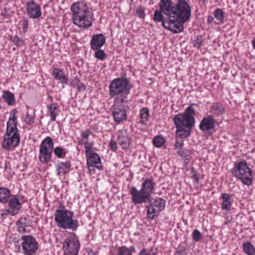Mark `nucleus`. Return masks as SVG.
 <instances>
[{"mask_svg": "<svg viewBox=\"0 0 255 255\" xmlns=\"http://www.w3.org/2000/svg\"><path fill=\"white\" fill-rule=\"evenodd\" d=\"M20 139L19 133L5 134L1 143L2 147L4 149L16 147L19 144Z\"/></svg>", "mask_w": 255, "mask_h": 255, "instance_id": "f8f14e48", "label": "nucleus"}, {"mask_svg": "<svg viewBox=\"0 0 255 255\" xmlns=\"http://www.w3.org/2000/svg\"><path fill=\"white\" fill-rule=\"evenodd\" d=\"M138 255H151L149 253H147L146 249H143L138 253Z\"/></svg>", "mask_w": 255, "mask_h": 255, "instance_id": "5fc2aeb1", "label": "nucleus"}, {"mask_svg": "<svg viewBox=\"0 0 255 255\" xmlns=\"http://www.w3.org/2000/svg\"><path fill=\"white\" fill-rule=\"evenodd\" d=\"M252 44L254 48L255 49V38L252 40Z\"/></svg>", "mask_w": 255, "mask_h": 255, "instance_id": "bf43d9fd", "label": "nucleus"}, {"mask_svg": "<svg viewBox=\"0 0 255 255\" xmlns=\"http://www.w3.org/2000/svg\"><path fill=\"white\" fill-rule=\"evenodd\" d=\"M210 112L212 115L220 116L225 113L224 107L219 103H213L210 108Z\"/></svg>", "mask_w": 255, "mask_h": 255, "instance_id": "b1692460", "label": "nucleus"}, {"mask_svg": "<svg viewBox=\"0 0 255 255\" xmlns=\"http://www.w3.org/2000/svg\"><path fill=\"white\" fill-rule=\"evenodd\" d=\"M201 233L197 229H195L192 234V240L195 242H198L201 239Z\"/></svg>", "mask_w": 255, "mask_h": 255, "instance_id": "79ce46f5", "label": "nucleus"}, {"mask_svg": "<svg viewBox=\"0 0 255 255\" xmlns=\"http://www.w3.org/2000/svg\"><path fill=\"white\" fill-rule=\"evenodd\" d=\"M117 255H132L128 248L126 246L119 247L117 248Z\"/></svg>", "mask_w": 255, "mask_h": 255, "instance_id": "4c0bfd02", "label": "nucleus"}, {"mask_svg": "<svg viewBox=\"0 0 255 255\" xmlns=\"http://www.w3.org/2000/svg\"><path fill=\"white\" fill-rule=\"evenodd\" d=\"M149 113L147 108H143L140 110L139 115L140 118V122L143 125L146 124L148 120Z\"/></svg>", "mask_w": 255, "mask_h": 255, "instance_id": "f704fd0d", "label": "nucleus"}, {"mask_svg": "<svg viewBox=\"0 0 255 255\" xmlns=\"http://www.w3.org/2000/svg\"><path fill=\"white\" fill-rule=\"evenodd\" d=\"M136 13L138 16L141 18H144L145 16L144 11L142 9H137L136 11Z\"/></svg>", "mask_w": 255, "mask_h": 255, "instance_id": "8fccbe9b", "label": "nucleus"}, {"mask_svg": "<svg viewBox=\"0 0 255 255\" xmlns=\"http://www.w3.org/2000/svg\"><path fill=\"white\" fill-rule=\"evenodd\" d=\"M2 97L4 101L9 105L14 104V95L9 91H4L3 92Z\"/></svg>", "mask_w": 255, "mask_h": 255, "instance_id": "c756f323", "label": "nucleus"}, {"mask_svg": "<svg viewBox=\"0 0 255 255\" xmlns=\"http://www.w3.org/2000/svg\"><path fill=\"white\" fill-rule=\"evenodd\" d=\"M186 251V248L183 247V246H182L181 245H179L176 251V253L177 254H181V253H184Z\"/></svg>", "mask_w": 255, "mask_h": 255, "instance_id": "603ef678", "label": "nucleus"}, {"mask_svg": "<svg viewBox=\"0 0 255 255\" xmlns=\"http://www.w3.org/2000/svg\"><path fill=\"white\" fill-rule=\"evenodd\" d=\"M35 119V112L34 111L30 112L28 110H27L26 113L25 118H24L23 121L29 126H31L34 123Z\"/></svg>", "mask_w": 255, "mask_h": 255, "instance_id": "72a5a7b5", "label": "nucleus"}, {"mask_svg": "<svg viewBox=\"0 0 255 255\" xmlns=\"http://www.w3.org/2000/svg\"><path fill=\"white\" fill-rule=\"evenodd\" d=\"M109 147L112 150L116 151L118 149L117 142L115 140H111L109 143Z\"/></svg>", "mask_w": 255, "mask_h": 255, "instance_id": "09e8293b", "label": "nucleus"}, {"mask_svg": "<svg viewBox=\"0 0 255 255\" xmlns=\"http://www.w3.org/2000/svg\"><path fill=\"white\" fill-rule=\"evenodd\" d=\"M231 171L233 176L240 180L243 184L250 186L252 184L254 175L245 160L236 163Z\"/></svg>", "mask_w": 255, "mask_h": 255, "instance_id": "423d86ee", "label": "nucleus"}, {"mask_svg": "<svg viewBox=\"0 0 255 255\" xmlns=\"http://www.w3.org/2000/svg\"><path fill=\"white\" fill-rule=\"evenodd\" d=\"M7 203L8 211H7V212H10V215L12 216L17 214L22 207L21 204L20 203L19 199L14 195L10 196V198L8 199Z\"/></svg>", "mask_w": 255, "mask_h": 255, "instance_id": "dca6fc26", "label": "nucleus"}, {"mask_svg": "<svg viewBox=\"0 0 255 255\" xmlns=\"http://www.w3.org/2000/svg\"><path fill=\"white\" fill-rule=\"evenodd\" d=\"M214 16L216 19L220 23H223L224 22V12L221 8H217L214 12Z\"/></svg>", "mask_w": 255, "mask_h": 255, "instance_id": "c9c22d12", "label": "nucleus"}, {"mask_svg": "<svg viewBox=\"0 0 255 255\" xmlns=\"http://www.w3.org/2000/svg\"><path fill=\"white\" fill-rule=\"evenodd\" d=\"M9 11V8L8 7H5L1 12V15H2L4 17L8 16L9 15V14H8Z\"/></svg>", "mask_w": 255, "mask_h": 255, "instance_id": "864d4df0", "label": "nucleus"}, {"mask_svg": "<svg viewBox=\"0 0 255 255\" xmlns=\"http://www.w3.org/2000/svg\"><path fill=\"white\" fill-rule=\"evenodd\" d=\"M155 183L153 182L152 179L146 178L142 183L141 190L146 193L147 195H151L154 188Z\"/></svg>", "mask_w": 255, "mask_h": 255, "instance_id": "5701e85b", "label": "nucleus"}, {"mask_svg": "<svg viewBox=\"0 0 255 255\" xmlns=\"http://www.w3.org/2000/svg\"><path fill=\"white\" fill-rule=\"evenodd\" d=\"M165 142V139L161 135L155 136L152 139V143L154 146L159 147L162 146Z\"/></svg>", "mask_w": 255, "mask_h": 255, "instance_id": "e433bc0d", "label": "nucleus"}, {"mask_svg": "<svg viewBox=\"0 0 255 255\" xmlns=\"http://www.w3.org/2000/svg\"><path fill=\"white\" fill-rule=\"evenodd\" d=\"M165 201L164 200L160 198H155L150 204L159 211H161L165 208Z\"/></svg>", "mask_w": 255, "mask_h": 255, "instance_id": "2f4dec72", "label": "nucleus"}, {"mask_svg": "<svg viewBox=\"0 0 255 255\" xmlns=\"http://www.w3.org/2000/svg\"><path fill=\"white\" fill-rule=\"evenodd\" d=\"M92 132L89 129H86L84 131H82L80 134V136L81 137L80 142L82 143L84 141H88L89 135Z\"/></svg>", "mask_w": 255, "mask_h": 255, "instance_id": "ea45409f", "label": "nucleus"}, {"mask_svg": "<svg viewBox=\"0 0 255 255\" xmlns=\"http://www.w3.org/2000/svg\"><path fill=\"white\" fill-rule=\"evenodd\" d=\"M95 51L94 57L100 61L104 60L107 57V54L101 48L97 50H93Z\"/></svg>", "mask_w": 255, "mask_h": 255, "instance_id": "58836bf2", "label": "nucleus"}, {"mask_svg": "<svg viewBox=\"0 0 255 255\" xmlns=\"http://www.w3.org/2000/svg\"><path fill=\"white\" fill-rule=\"evenodd\" d=\"M214 20V18L212 15H208L207 17V22L208 23H211Z\"/></svg>", "mask_w": 255, "mask_h": 255, "instance_id": "6e6d98bb", "label": "nucleus"}, {"mask_svg": "<svg viewBox=\"0 0 255 255\" xmlns=\"http://www.w3.org/2000/svg\"><path fill=\"white\" fill-rule=\"evenodd\" d=\"M19 133L17 128V123H11L10 121H8L6 124V130L5 134Z\"/></svg>", "mask_w": 255, "mask_h": 255, "instance_id": "473e14b6", "label": "nucleus"}, {"mask_svg": "<svg viewBox=\"0 0 255 255\" xmlns=\"http://www.w3.org/2000/svg\"><path fill=\"white\" fill-rule=\"evenodd\" d=\"M216 122L212 115L204 117L199 125V128L203 131H209L213 129Z\"/></svg>", "mask_w": 255, "mask_h": 255, "instance_id": "f3484780", "label": "nucleus"}, {"mask_svg": "<svg viewBox=\"0 0 255 255\" xmlns=\"http://www.w3.org/2000/svg\"><path fill=\"white\" fill-rule=\"evenodd\" d=\"M188 3V1L189 0H185Z\"/></svg>", "mask_w": 255, "mask_h": 255, "instance_id": "0e129e2a", "label": "nucleus"}, {"mask_svg": "<svg viewBox=\"0 0 255 255\" xmlns=\"http://www.w3.org/2000/svg\"><path fill=\"white\" fill-rule=\"evenodd\" d=\"M159 10H155L153 20L161 22V25L173 33L183 30V24L187 21L191 14V8L185 0H177L174 3L171 0H160Z\"/></svg>", "mask_w": 255, "mask_h": 255, "instance_id": "f257e3e1", "label": "nucleus"}, {"mask_svg": "<svg viewBox=\"0 0 255 255\" xmlns=\"http://www.w3.org/2000/svg\"><path fill=\"white\" fill-rule=\"evenodd\" d=\"M105 42L106 39L103 34H94L90 41V47L92 50H97L100 49L105 44Z\"/></svg>", "mask_w": 255, "mask_h": 255, "instance_id": "a211bd4d", "label": "nucleus"}, {"mask_svg": "<svg viewBox=\"0 0 255 255\" xmlns=\"http://www.w3.org/2000/svg\"><path fill=\"white\" fill-rule=\"evenodd\" d=\"M52 75L54 79L58 81V82L62 84H68V76L65 74L63 69L54 68L52 71Z\"/></svg>", "mask_w": 255, "mask_h": 255, "instance_id": "aec40b11", "label": "nucleus"}, {"mask_svg": "<svg viewBox=\"0 0 255 255\" xmlns=\"http://www.w3.org/2000/svg\"><path fill=\"white\" fill-rule=\"evenodd\" d=\"M26 7L29 16L36 19L41 15L40 5L34 0H29L26 2Z\"/></svg>", "mask_w": 255, "mask_h": 255, "instance_id": "4468645a", "label": "nucleus"}, {"mask_svg": "<svg viewBox=\"0 0 255 255\" xmlns=\"http://www.w3.org/2000/svg\"><path fill=\"white\" fill-rule=\"evenodd\" d=\"M22 250L24 255H35L38 249V243L36 239L30 235L21 237Z\"/></svg>", "mask_w": 255, "mask_h": 255, "instance_id": "9d476101", "label": "nucleus"}, {"mask_svg": "<svg viewBox=\"0 0 255 255\" xmlns=\"http://www.w3.org/2000/svg\"><path fill=\"white\" fill-rule=\"evenodd\" d=\"M74 213L71 210L57 209L54 213V220L57 226L63 229L76 231L79 227L78 221L73 219Z\"/></svg>", "mask_w": 255, "mask_h": 255, "instance_id": "39448f33", "label": "nucleus"}, {"mask_svg": "<svg viewBox=\"0 0 255 255\" xmlns=\"http://www.w3.org/2000/svg\"><path fill=\"white\" fill-rule=\"evenodd\" d=\"M151 255H156V253H153L151 254Z\"/></svg>", "mask_w": 255, "mask_h": 255, "instance_id": "e2e57ef3", "label": "nucleus"}, {"mask_svg": "<svg viewBox=\"0 0 255 255\" xmlns=\"http://www.w3.org/2000/svg\"><path fill=\"white\" fill-rule=\"evenodd\" d=\"M73 12V23L80 28H88L92 26V17L88 15L89 8L84 1H77L71 7Z\"/></svg>", "mask_w": 255, "mask_h": 255, "instance_id": "20e7f679", "label": "nucleus"}, {"mask_svg": "<svg viewBox=\"0 0 255 255\" xmlns=\"http://www.w3.org/2000/svg\"><path fill=\"white\" fill-rule=\"evenodd\" d=\"M128 249L130 251V253H132V252H135V249L134 246H130Z\"/></svg>", "mask_w": 255, "mask_h": 255, "instance_id": "13d9d810", "label": "nucleus"}, {"mask_svg": "<svg viewBox=\"0 0 255 255\" xmlns=\"http://www.w3.org/2000/svg\"><path fill=\"white\" fill-rule=\"evenodd\" d=\"M12 196L10 194L9 189L4 187H0V202L3 204L7 203L10 196Z\"/></svg>", "mask_w": 255, "mask_h": 255, "instance_id": "393cba45", "label": "nucleus"}, {"mask_svg": "<svg viewBox=\"0 0 255 255\" xmlns=\"http://www.w3.org/2000/svg\"><path fill=\"white\" fill-rule=\"evenodd\" d=\"M117 139L119 144L123 149L127 150L129 148L131 137L127 129H122L118 131Z\"/></svg>", "mask_w": 255, "mask_h": 255, "instance_id": "2eb2a0df", "label": "nucleus"}, {"mask_svg": "<svg viewBox=\"0 0 255 255\" xmlns=\"http://www.w3.org/2000/svg\"><path fill=\"white\" fill-rule=\"evenodd\" d=\"M21 22L22 25V31L24 33H25L28 28V20L27 19L24 18Z\"/></svg>", "mask_w": 255, "mask_h": 255, "instance_id": "de8ad7c7", "label": "nucleus"}, {"mask_svg": "<svg viewBox=\"0 0 255 255\" xmlns=\"http://www.w3.org/2000/svg\"><path fill=\"white\" fill-rule=\"evenodd\" d=\"M196 104H191L184 113H178L174 119V124L176 128V133L181 138L188 137L191 133L192 128L195 125L194 115L195 114L194 107H197Z\"/></svg>", "mask_w": 255, "mask_h": 255, "instance_id": "f03ea898", "label": "nucleus"}, {"mask_svg": "<svg viewBox=\"0 0 255 255\" xmlns=\"http://www.w3.org/2000/svg\"><path fill=\"white\" fill-rule=\"evenodd\" d=\"M80 244L76 235L73 233L68 235L63 244L64 255H77Z\"/></svg>", "mask_w": 255, "mask_h": 255, "instance_id": "1a4fd4ad", "label": "nucleus"}, {"mask_svg": "<svg viewBox=\"0 0 255 255\" xmlns=\"http://www.w3.org/2000/svg\"><path fill=\"white\" fill-rule=\"evenodd\" d=\"M17 111L16 109H13L10 114L8 121H10L11 123H17V118L16 115Z\"/></svg>", "mask_w": 255, "mask_h": 255, "instance_id": "37998d69", "label": "nucleus"}, {"mask_svg": "<svg viewBox=\"0 0 255 255\" xmlns=\"http://www.w3.org/2000/svg\"><path fill=\"white\" fill-rule=\"evenodd\" d=\"M81 85H82V87L83 88V89L85 90L86 87L85 86V85L83 84H82Z\"/></svg>", "mask_w": 255, "mask_h": 255, "instance_id": "052dcab7", "label": "nucleus"}, {"mask_svg": "<svg viewBox=\"0 0 255 255\" xmlns=\"http://www.w3.org/2000/svg\"><path fill=\"white\" fill-rule=\"evenodd\" d=\"M80 83V80L76 77L73 79L70 83V85L73 87H78V88L80 90V87H79V83Z\"/></svg>", "mask_w": 255, "mask_h": 255, "instance_id": "49530a36", "label": "nucleus"}, {"mask_svg": "<svg viewBox=\"0 0 255 255\" xmlns=\"http://www.w3.org/2000/svg\"><path fill=\"white\" fill-rule=\"evenodd\" d=\"M71 167V162L67 160L63 162H60L56 165V170L57 175L60 176L61 174H66L69 172Z\"/></svg>", "mask_w": 255, "mask_h": 255, "instance_id": "4be33fe9", "label": "nucleus"}, {"mask_svg": "<svg viewBox=\"0 0 255 255\" xmlns=\"http://www.w3.org/2000/svg\"><path fill=\"white\" fill-rule=\"evenodd\" d=\"M87 164L88 168L91 170L92 168L94 167L98 169L99 170H102L103 169L102 165L101 164V160L100 156L94 152H87V155H86Z\"/></svg>", "mask_w": 255, "mask_h": 255, "instance_id": "ddd939ff", "label": "nucleus"}, {"mask_svg": "<svg viewBox=\"0 0 255 255\" xmlns=\"http://www.w3.org/2000/svg\"><path fill=\"white\" fill-rule=\"evenodd\" d=\"M53 151L54 155L58 158L63 159L65 157L68 151L62 146L53 147Z\"/></svg>", "mask_w": 255, "mask_h": 255, "instance_id": "cd10ccee", "label": "nucleus"}, {"mask_svg": "<svg viewBox=\"0 0 255 255\" xmlns=\"http://www.w3.org/2000/svg\"><path fill=\"white\" fill-rule=\"evenodd\" d=\"M244 252L247 255H255V248L250 242H246L243 244Z\"/></svg>", "mask_w": 255, "mask_h": 255, "instance_id": "7c9ffc66", "label": "nucleus"}, {"mask_svg": "<svg viewBox=\"0 0 255 255\" xmlns=\"http://www.w3.org/2000/svg\"><path fill=\"white\" fill-rule=\"evenodd\" d=\"M192 171L193 172V174L192 176V178L195 180L196 183H198L199 179V174L197 173V171H195L194 169H192Z\"/></svg>", "mask_w": 255, "mask_h": 255, "instance_id": "3c124183", "label": "nucleus"}, {"mask_svg": "<svg viewBox=\"0 0 255 255\" xmlns=\"http://www.w3.org/2000/svg\"><path fill=\"white\" fill-rule=\"evenodd\" d=\"M129 101L124 102H114L112 107V114L117 124H120L127 118V112L129 110L128 105Z\"/></svg>", "mask_w": 255, "mask_h": 255, "instance_id": "6e6552de", "label": "nucleus"}, {"mask_svg": "<svg viewBox=\"0 0 255 255\" xmlns=\"http://www.w3.org/2000/svg\"><path fill=\"white\" fill-rule=\"evenodd\" d=\"M47 109L50 113L51 121H55L56 117L58 114L57 104L56 103L51 104L47 106Z\"/></svg>", "mask_w": 255, "mask_h": 255, "instance_id": "bb28decb", "label": "nucleus"}, {"mask_svg": "<svg viewBox=\"0 0 255 255\" xmlns=\"http://www.w3.org/2000/svg\"><path fill=\"white\" fill-rule=\"evenodd\" d=\"M145 208L147 209V218L151 220L153 219L155 216H157L160 212L157 208L152 206L151 204L146 205Z\"/></svg>", "mask_w": 255, "mask_h": 255, "instance_id": "a878e982", "label": "nucleus"}, {"mask_svg": "<svg viewBox=\"0 0 255 255\" xmlns=\"http://www.w3.org/2000/svg\"><path fill=\"white\" fill-rule=\"evenodd\" d=\"M53 146L54 142L50 136H47L42 141L38 157L42 163L47 164L51 160Z\"/></svg>", "mask_w": 255, "mask_h": 255, "instance_id": "0eeeda50", "label": "nucleus"}, {"mask_svg": "<svg viewBox=\"0 0 255 255\" xmlns=\"http://www.w3.org/2000/svg\"><path fill=\"white\" fill-rule=\"evenodd\" d=\"M7 211H7V209L5 210V211L3 213H2L1 214V216H4L5 215H7L8 214H10V212H7Z\"/></svg>", "mask_w": 255, "mask_h": 255, "instance_id": "4d7b16f0", "label": "nucleus"}, {"mask_svg": "<svg viewBox=\"0 0 255 255\" xmlns=\"http://www.w3.org/2000/svg\"><path fill=\"white\" fill-rule=\"evenodd\" d=\"M13 42L18 47H20L24 44V41L20 38L15 35L13 38Z\"/></svg>", "mask_w": 255, "mask_h": 255, "instance_id": "a18cd8bd", "label": "nucleus"}, {"mask_svg": "<svg viewBox=\"0 0 255 255\" xmlns=\"http://www.w3.org/2000/svg\"><path fill=\"white\" fill-rule=\"evenodd\" d=\"M220 199L222 200L221 209L223 211H229L231 210L233 199L232 196L228 193H222Z\"/></svg>", "mask_w": 255, "mask_h": 255, "instance_id": "412c9836", "label": "nucleus"}, {"mask_svg": "<svg viewBox=\"0 0 255 255\" xmlns=\"http://www.w3.org/2000/svg\"><path fill=\"white\" fill-rule=\"evenodd\" d=\"M183 147V140L181 139H176V142L174 145V149L177 150V153L178 155L182 157H185L187 155V154L182 150Z\"/></svg>", "mask_w": 255, "mask_h": 255, "instance_id": "c85d7f7f", "label": "nucleus"}, {"mask_svg": "<svg viewBox=\"0 0 255 255\" xmlns=\"http://www.w3.org/2000/svg\"><path fill=\"white\" fill-rule=\"evenodd\" d=\"M132 88V84L126 77H121L113 80L109 87V95L111 98H115V101L124 102Z\"/></svg>", "mask_w": 255, "mask_h": 255, "instance_id": "7ed1b4c3", "label": "nucleus"}, {"mask_svg": "<svg viewBox=\"0 0 255 255\" xmlns=\"http://www.w3.org/2000/svg\"><path fill=\"white\" fill-rule=\"evenodd\" d=\"M129 192L131 195V200L135 205L150 203L152 199L151 195H147L141 189L137 190L134 186L129 189Z\"/></svg>", "mask_w": 255, "mask_h": 255, "instance_id": "9b49d317", "label": "nucleus"}, {"mask_svg": "<svg viewBox=\"0 0 255 255\" xmlns=\"http://www.w3.org/2000/svg\"><path fill=\"white\" fill-rule=\"evenodd\" d=\"M81 144H84V147L85 148V155H87V152H92L93 143L89 142L88 141H84L81 143Z\"/></svg>", "mask_w": 255, "mask_h": 255, "instance_id": "a19ab883", "label": "nucleus"}, {"mask_svg": "<svg viewBox=\"0 0 255 255\" xmlns=\"http://www.w3.org/2000/svg\"><path fill=\"white\" fill-rule=\"evenodd\" d=\"M203 43V39L201 35H198L196 39L194 41L193 43L194 47L199 48L201 47Z\"/></svg>", "mask_w": 255, "mask_h": 255, "instance_id": "c03bdc74", "label": "nucleus"}, {"mask_svg": "<svg viewBox=\"0 0 255 255\" xmlns=\"http://www.w3.org/2000/svg\"><path fill=\"white\" fill-rule=\"evenodd\" d=\"M204 3H207L209 0H202Z\"/></svg>", "mask_w": 255, "mask_h": 255, "instance_id": "680f3d73", "label": "nucleus"}, {"mask_svg": "<svg viewBox=\"0 0 255 255\" xmlns=\"http://www.w3.org/2000/svg\"><path fill=\"white\" fill-rule=\"evenodd\" d=\"M31 222L26 218H21L16 222L17 231L20 233H29L31 230Z\"/></svg>", "mask_w": 255, "mask_h": 255, "instance_id": "6ab92c4d", "label": "nucleus"}]
</instances>
